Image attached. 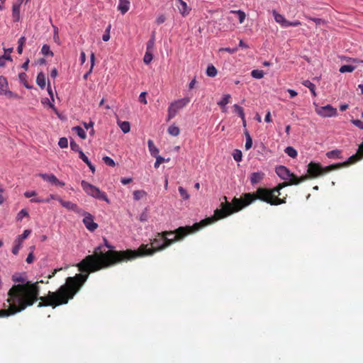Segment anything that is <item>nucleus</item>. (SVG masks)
Instances as JSON below:
<instances>
[{"label": "nucleus", "mask_w": 363, "mask_h": 363, "mask_svg": "<svg viewBox=\"0 0 363 363\" xmlns=\"http://www.w3.org/2000/svg\"><path fill=\"white\" fill-rule=\"evenodd\" d=\"M13 284L8 291V308L0 310V318L13 315L32 306L38 300V307H55L66 304L72 298L66 283L62 285L56 291H49L47 296H40V288L39 283L43 281L32 282L27 281L24 277L19 274H14L11 277Z\"/></svg>", "instance_id": "1"}, {"label": "nucleus", "mask_w": 363, "mask_h": 363, "mask_svg": "<svg viewBox=\"0 0 363 363\" xmlns=\"http://www.w3.org/2000/svg\"><path fill=\"white\" fill-rule=\"evenodd\" d=\"M101 247L95 248L93 255H87L77 264L80 273L66 279L72 298L80 291L86 281L90 273L106 269L117 264L133 260L134 252L132 250L101 251Z\"/></svg>", "instance_id": "2"}, {"label": "nucleus", "mask_w": 363, "mask_h": 363, "mask_svg": "<svg viewBox=\"0 0 363 363\" xmlns=\"http://www.w3.org/2000/svg\"><path fill=\"white\" fill-rule=\"evenodd\" d=\"M275 172L281 179L289 180V182L280 183L273 189L259 187L257 189L255 193H245L240 198L235 197L231 203L228 201L226 196H223V203H228L229 205V206L226 207L228 212L232 211V214L238 212L257 199L269 203L272 206H278L285 203L286 197L279 198L281 195L280 191L286 186L297 185L308 179L307 174L297 177L294 174L291 173L288 168L282 165L276 167Z\"/></svg>", "instance_id": "3"}, {"label": "nucleus", "mask_w": 363, "mask_h": 363, "mask_svg": "<svg viewBox=\"0 0 363 363\" xmlns=\"http://www.w3.org/2000/svg\"><path fill=\"white\" fill-rule=\"evenodd\" d=\"M228 206H229L228 203H223V202H221L220 208L216 209L213 216L206 218L199 223H196L192 226L187 225L184 227H179L174 231L166 230L162 233H158V235H162V238H164L163 245L159 249H165L174 244L175 242L183 240L188 235L199 230L203 227L211 225L220 219H223L232 215V211L228 212L226 208Z\"/></svg>", "instance_id": "4"}, {"label": "nucleus", "mask_w": 363, "mask_h": 363, "mask_svg": "<svg viewBox=\"0 0 363 363\" xmlns=\"http://www.w3.org/2000/svg\"><path fill=\"white\" fill-rule=\"evenodd\" d=\"M357 162V156H351L350 157L347 161L333 164L325 167H323L320 164L311 162L308 166V179L309 178H315L318 176L323 175L324 174L328 173L330 171L335 170L342 167H347L350 164Z\"/></svg>", "instance_id": "5"}, {"label": "nucleus", "mask_w": 363, "mask_h": 363, "mask_svg": "<svg viewBox=\"0 0 363 363\" xmlns=\"http://www.w3.org/2000/svg\"><path fill=\"white\" fill-rule=\"evenodd\" d=\"M164 243V238L162 235H157L156 237L151 240V247H148V245L142 244L137 250H133L134 252L133 259H135L139 257L152 255L156 252L162 250L163 249H159L162 247Z\"/></svg>", "instance_id": "6"}, {"label": "nucleus", "mask_w": 363, "mask_h": 363, "mask_svg": "<svg viewBox=\"0 0 363 363\" xmlns=\"http://www.w3.org/2000/svg\"><path fill=\"white\" fill-rule=\"evenodd\" d=\"M81 186L83 190L90 196H92L96 199L102 200L109 203L110 201L104 191H101L98 187L88 183L87 182L82 180Z\"/></svg>", "instance_id": "7"}, {"label": "nucleus", "mask_w": 363, "mask_h": 363, "mask_svg": "<svg viewBox=\"0 0 363 363\" xmlns=\"http://www.w3.org/2000/svg\"><path fill=\"white\" fill-rule=\"evenodd\" d=\"M189 102L190 99L189 97H185L171 103L168 108L167 120L169 121L174 118L177 112L185 107Z\"/></svg>", "instance_id": "8"}, {"label": "nucleus", "mask_w": 363, "mask_h": 363, "mask_svg": "<svg viewBox=\"0 0 363 363\" xmlns=\"http://www.w3.org/2000/svg\"><path fill=\"white\" fill-rule=\"evenodd\" d=\"M318 115L321 117H333L337 115V109L331 105H326L325 106H320L315 108Z\"/></svg>", "instance_id": "9"}, {"label": "nucleus", "mask_w": 363, "mask_h": 363, "mask_svg": "<svg viewBox=\"0 0 363 363\" xmlns=\"http://www.w3.org/2000/svg\"><path fill=\"white\" fill-rule=\"evenodd\" d=\"M80 214L84 216L83 223L89 231L93 232L98 228V224L94 221V216L91 213L82 210Z\"/></svg>", "instance_id": "10"}, {"label": "nucleus", "mask_w": 363, "mask_h": 363, "mask_svg": "<svg viewBox=\"0 0 363 363\" xmlns=\"http://www.w3.org/2000/svg\"><path fill=\"white\" fill-rule=\"evenodd\" d=\"M352 123L359 128L363 130V121L355 119L352 120ZM352 156H357V162L362 160L363 158V143L359 145L357 152L355 155H353Z\"/></svg>", "instance_id": "11"}, {"label": "nucleus", "mask_w": 363, "mask_h": 363, "mask_svg": "<svg viewBox=\"0 0 363 363\" xmlns=\"http://www.w3.org/2000/svg\"><path fill=\"white\" fill-rule=\"evenodd\" d=\"M39 177H40L44 180L58 186H64L65 184L63 182L60 181L54 174H40Z\"/></svg>", "instance_id": "12"}, {"label": "nucleus", "mask_w": 363, "mask_h": 363, "mask_svg": "<svg viewBox=\"0 0 363 363\" xmlns=\"http://www.w3.org/2000/svg\"><path fill=\"white\" fill-rule=\"evenodd\" d=\"M60 203L64 208H65L68 210H71L79 214V213H81V212H82V208H80L77 204L73 203L70 201H65L61 199Z\"/></svg>", "instance_id": "13"}, {"label": "nucleus", "mask_w": 363, "mask_h": 363, "mask_svg": "<svg viewBox=\"0 0 363 363\" xmlns=\"http://www.w3.org/2000/svg\"><path fill=\"white\" fill-rule=\"evenodd\" d=\"M179 5L177 6L179 13L182 15V16H186L189 15L191 9L187 6L186 3L183 0H178Z\"/></svg>", "instance_id": "14"}, {"label": "nucleus", "mask_w": 363, "mask_h": 363, "mask_svg": "<svg viewBox=\"0 0 363 363\" xmlns=\"http://www.w3.org/2000/svg\"><path fill=\"white\" fill-rule=\"evenodd\" d=\"M21 2L15 3L12 6V16L14 22L20 20Z\"/></svg>", "instance_id": "15"}, {"label": "nucleus", "mask_w": 363, "mask_h": 363, "mask_svg": "<svg viewBox=\"0 0 363 363\" xmlns=\"http://www.w3.org/2000/svg\"><path fill=\"white\" fill-rule=\"evenodd\" d=\"M130 1L128 0H119L118 10L123 15L127 13L130 9Z\"/></svg>", "instance_id": "16"}, {"label": "nucleus", "mask_w": 363, "mask_h": 363, "mask_svg": "<svg viewBox=\"0 0 363 363\" xmlns=\"http://www.w3.org/2000/svg\"><path fill=\"white\" fill-rule=\"evenodd\" d=\"M264 177V174L262 172H253L250 175V182L252 184H256L260 182Z\"/></svg>", "instance_id": "17"}, {"label": "nucleus", "mask_w": 363, "mask_h": 363, "mask_svg": "<svg viewBox=\"0 0 363 363\" xmlns=\"http://www.w3.org/2000/svg\"><path fill=\"white\" fill-rule=\"evenodd\" d=\"M273 15L277 23H279L282 27H287L288 21L285 17L278 13L277 11H273Z\"/></svg>", "instance_id": "18"}, {"label": "nucleus", "mask_w": 363, "mask_h": 363, "mask_svg": "<svg viewBox=\"0 0 363 363\" xmlns=\"http://www.w3.org/2000/svg\"><path fill=\"white\" fill-rule=\"evenodd\" d=\"M233 108H234V113L238 114V116L241 118V119L243 122V125L245 126L246 121H245V113H244L243 108L238 104H235L233 106Z\"/></svg>", "instance_id": "19"}, {"label": "nucleus", "mask_w": 363, "mask_h": 363, "mask_svg": "<svg viewBox=\"0 0 363 363\" xmlns=\"http://www.w3.org/2000/svg\"><path fill=\"white\" fill-rule=\"evenodd\" d=\"M36 83L43 89L45 87L46 79L45 76L43 72H40L38 74Z\"/></svg>", "instance_id": "20"}, {"label": "nucleus", "mask_w": 363, "mask_h": 363, "mask_svg": "<svg viewBox=\"0 0 363 363\" xmlns=\"http://www.w3.org/2000/svg\"><path fill=\"white\" fill-rule=\"evenodd\" d=\"M147 145H148L149 151L152 157L158 155L159 150L155 145V144L152 140H149L147 141Z\"/></svg>", "instance_id": "21"}, {"label": "nucleus", "mask_w": 363, "mask_h": 363, "mask_svg": "<svg viewBox=\"0 0 363 363\" xmlns=\"http://www.w3.org/2000/svg\"><path fill=\"white\" fill-rule=\"evenodd\" d=\"M341 154H342L341 150H334L328 152L326 153V156L329 159H340V158H342Z\"/></svg>", "instance_id": "22"}, {"label": "nucleus", "mask_w": 363, "mask_h": 363, "mask_svg": "<svg viewBox=\"0 0 363 363\" xmlns=\"http://www.w3.org/2000/svg\"><path fill=\"white\" fill-rule=\"evenodd\" d=\"M302 84L308 88L309 90L311 91L312 95L313 96H316V92H315V86L313 83H312L311 81L309 80H304L303 82H302Z\"/></svg>", "instance_id": "23"}, {"label": "nucleus", "mask_w": 363, "mask_h": 363, "mask_svg": "<svg viewBox=\"0 0 363 363\" xmlns=\"http://www.w3.org/2000/svg\"><path fill=\"white\" fill-rule=\"evenodd\" d=\"M118 125H119V127L121 128V130L124 133H128L130 131V123L128 122V121H118Z\"/></svg>", "instance_id": "24"}, {"label": "nucleus", "mask_w": 363, "mask_h": 363, "mask_svg": "<svg viewBox=\"0 0 363 363\" xmlns=\"http://www.w3.org/2000/svg\"><path fill=\"white\" fill-rule=\"evenodd\" d=\"M217 74H218V71H217L216 68L213 65H210L207 67L206 74L208 77H214L217 75Z\"/></svg>", "instance_id": "25"}, {"label": "nucleus", "mask_w": 363, "mask_h": 363, "mask_svg": "<svg viewBox=\"0 0 363 363\" xmlns=\"http://www.w3.org/2000/svg\"><path fill=\"white\" fill-rule=\"evenodd\" d=\"M8 86L7 80L4 77H0V95L5 93V91Z\"/></svg>", "instance_id": "26"}, {"label": "nucleus", "mask_w": 363, "mask_h": 363, "mask_svg": "<svg viewBox=\"0 0 363 363\" xmlns=\"http://www.w3.org/2000/svg\"><path fill=\"white\" fill-rule=\"evenodd\" d=\"M231 13H235L238 16L240 23H242L246 18V14L241 10L230 11Z\"/></svg>", "instance_id": "27"}, {"label": "nucleus", "mask_w": 363, "mask_h": 363, "mask_svg": "<svg viewBox=\"0 0 363 363\" xmlns=\"http://www.w3.org/2000/svg\"><path fill=\"white\" fill-rule=\"evenodd\" d=\"M147 193L143 190H136L133 191V199L138 201L146 196Z\"/></svg>", "instance_id": "28"}, {"label": "nucleus", "mask_w": 363, "mask_h": 363, "mask_svg": "<svg viewBox=\"0 0 363 363\" xmlns=\"http://www.w3.org/2000/svg\"><path fill=\"white\" fill-rule=\"evenodd\" d=\"M20 81L23 84L24 86L27 89H30L32 86H30L27 81V75L24 72H21L18 74Z\"/></svg>", "instance_id": "29"}, {"label": "nucleus", "mask_w": 363, "mask_h": 363, "mask_svg": "<svg viewBox=\"0 0 363 363\" xmlns=\"http://www.w3.org/2000/svg\"><path fill=\"white\" fill-rule=\"evenodd\" d=\"M167 132L169 135L172 136H177L180 133V130L177 126L172 125L169 127Z\"/></svg>", "instance_id": "30"}, {"label": "nucleus", "mask_w": 363, "mask_h": 363, "mask_svg": "<svg viewBox=\"0 0 363 363\" xmlns=\"http://www.w3.org/2000/svg\"><path fill=\"white\" fill-rule=\"evenodd\" d=\"M41 52L45 56L52 57L54 55V53L50 50V46L47 44L43 45Z\"/></svg>", "instance_id": "31"}, {"label": "nucleus", "mask_w": 363, "mask_h": 363, "mask_svg": "<svg viewBox=\"0 0 363 363\" xmlns=\"http://www.w3.org/2000/svg\"><path fill=\"white\" fill-rule=\"evenodd\" d=\"M72 130H74L79 137H80L82 139H85L86 138L85 130L80 126H75L72 128Z\"/></svg>", "instance_id": "32"}, {"label": "nucleus", "mask_w": 363, "mask_h": 363, "mask_svg": "<svg viewBox=\"0 0 363 363\" xmlns=\"http://www.w3.org/2000/svg\"><path fill=\"white\" fill-rule=\"evenodd\" d=\"M230 94H225L222 100L218 102V105L224 108L230 102Z\"/></svg>", "instance_id": "33"}, {"label": "nucleus", "mask_w": 363, "mask_h": 363, "mask_svg": "<svg viewBox=\"0 0 363 363\" xmlns=\"http://www.w3.org/2000/svg\"><path fill=\"white\" fill-rule=\"evenodd\" d=\"M285 152L291 158H296L297 157V151L293 147H287L285 149Z\"/></svg>", "instance_id": "34"}, {"label": "nucleus", "mask_w": 363, "mask_h": 363, "mask_svg": "<svg viewBox=\"0 0 363 363\" xmlns=\"http://www.w3.org/2000/svg\"><path fill=\"white\" fill-rule=\"evenodd\" d=\"M90 61H91V67H90L89 72L84 75V79H86L88 76L91 73L93 67L94 66L95 55H94V52H91V54Z\"/></svg>", "instance_id": "35"}, {"label": "nucleus", "mask_w": 363, "mask_h": 363, "mask_svg": "<svg viewBox=\"0 0 363 363\" xmlns=\"http://www.w3.org/2000/svg\"><path fill=\"white\" fill-rule=\"evenodd\" d=\"M354 69H355V67L354 66L350 65H342L340 68V72L341 73L352 72Z\"/></svg>", "instance_id": "36"}, {"label": "nucleus", "mask_w": 363, "mask_h": 363, "mask_svg": "<svg viewBox=\"0 0 363 363\" xmlns=\"http://www.w3.org/2000/svg\"><path fill=\"white\" fill-rule=\"evenodd\" d=\"M264 75V73L262 70L259 69H253L251 72V76L255 79H262Z\"/></svg>", "instance_id": "37"}, {"label": "nucleus", "mask_w": 363, "mask_h": 363, "mask_svg": "<svg viewBox=\"0 0 363 363\" xmlns=\"http://www.w3.org/2000/svg\"><path fill=\"white\" fill-rule=\"evenodd\" d=\"M179 193L183 199L187 200L189 199V194L187 191L182 186H179L178 189Z\"/></svg>", "instance_id": "38"}, {"label": "nucleus", "mask_w": 363, "mask_h": 363, "mask_svg": "<svg viewBox=\"0 0 363 363\" xmlns=\"http://www.w3.org/2000/svg\"><path fill=\"white\" fill-rule=\"evenodd\" d=\"M152 58H153V56H152V52L150 51H146L145 56L143 57V61L145 64L148 65L149 63L151 62V61L152 60Z\"/></svg>", "instance_id": "39"}, {"label": "nucleus", "mask_w": 363, "mask_h": 363, "mask_svg": "<svg viewBox=\"0 0 363 363\" xmlns=\"http://www.w3.org/2000/svg\"><path fill=\"white\" fill-rule=\"evenodd\" d=\"M233 156L234 160L237 162H240L242 160V154L240 150H235Z\"/></svg>", "instance_id": "40"}, {"label": "nucleus", "mask_w": 363, "mask_h": 363, "mask_svg": "<svg viewBox=\"0 0 363 363\" xmlns=\"http://www.w3.org/2000/svg\"><path fill=\"white\" fill-rule=\"evenodd\" d=\"M155 46V35H152V38L147 43V51L151 52Z\"/></svg>", "instance_id": "41"}, {"label": "nucleus", "mask_w": 363, "mask_h": 363, "mask_svg": "<svg viewBox=\"0 0 363 363\" xmlns=\"http://www.w3.org/2000/svg\"><path fill=\"white\" fill-rule=\"evenodd\" d=\"M5 60H10L11 61V57L10 55H4L2 56H0V67H4L5 66Z\"/></svg>", "instance_id": "42"}, {"label": "nucleus", "mask_w": 363, "mask_h": 363, "mask_svg": "<svg viewBox=\"0 0 363 363\" xmlns=\"http://www.w3.org/2000/svg\"><path fill=\"white\" fill-rule=\"evenodd\" d=\"M103 161L104 163L110 167H115L116 164L113 159L108 156H105L103 157Z\"/></svg>", "instance_id": "43"}, {"label": "nucleus", "mask_w": 363, "mask_h": 363, "mask_svg": "<svg viewBox=\"0 0 363 363\" xmlns=\"http://www.w3.org/2000/svg\"><path fill=\"white\" fill-rule=\"evenodd\" d=\"M154 157L156 158V161L154 164L155 168H158L160 167V165L165 161L164 158L159 155L157 156H155Z\"/></svg>", "instance_id": "44"}, {"label": "nucleus", "mask_w": 363, "mask_h": 363, "mask_svg": "<svg viewBox=\"0 0 363 363\" xmlns=\"http://www.w3.org/2000/svg\"><path fill=\"white\" fill-rule=\"evenodd\" d=\"M58 145L61 148L67 147L68 140L66 138H61L59 140Z\"/></svg>", "instance_id": "45"}, {"label": "nucleus", "mask_w": 363, "mask_h": 363, "mask_svg": "<svg viewBox=\"0 0 363 363\" xmlns=\"http://www.w3.org/2000/svg\"><path fill=\"white\" fill-rule=\"evenodd\" d=\"M70 147L73 151L78 152L82 151L79 147V145L75 143L74 140H71L70 142Z\"/></svg>", "instance_id": "46"}, {"label": "nucleus", "mask_w": 363, "mask_h": 363, "mask_svg": "<svg viewBox=\"0 0 363 363\" xmlns=\"http://www.w3.org/2000/svg\"><path fill=\"white\" fill-rule=\"evenodd\" d=\"M33 203H49L50 199L33 198L30 199Z\"/></svg>", "instance_id": "47"}, {"label": "nucleus", "mask_w": 363, "mask_h": 363, "mask_svg": "<svg viewBox=\"0 0 363 363\" xmlns=\"http://www.w3.org/2000/svg\"><path fill=\"white\" fill-rule=\"evenodd\" d=\"M220 52H222V51H225V52H228L230 54H233L235 52H236L238 51V48H220L219 50Z\"/></svg>", "instance_id": "48"}, {"label": "nucleus", "mask_w": 363, "mask_h": 363, "mask_svg": "<svg viewBox=\"0 0 363 363\" xmlns=\"http://www.w3.org/2000/svg\"><path fill=\"white\" fill-rule=\"evenodd\" d=\"M166 21V17L164 14H161L157 18H156V23L158 25H160L162 23H163L164 21Z\"/></svg>", "instance_id": "49"}, {"label": "nucleus", "mask_w": 363, "mask_h": 363, "mask_svg": "<svg viewBox=\"0 0 363 363\" xmlns=\"http://www.w3.org/2000/svg\"><path fill=\"white\" fill-rule=\"evenodd\" d=\"M79 158L84 162H85L86 164H89L88 162H89V158L84 155V153L83 152V151H79Z\"/></svg>", "instance_id": "50"}, {"label": "nucleus", "mask_w": 363, "mask_h": 363, "mask_svg": "<svg viewBox=\"0 0 363 363\" xmlns=\"http://www.w3.org/2000/svg\"><path fill=\"white\" fill-rule=\"evenodd\" d=\"M14 246L12 249V253L13 255H17L21 247V245L20 244H18V243H14Z\"/></svg>", "instance_id": "51"}, {"label": "nucleus", "mask_w": 363, "mask_h": 363, "mask_svg": "<svg viewBox=\"0 0 363 363\" xmlns=\"http://www.w3.org/2000/svg\"><path fill=\"white\" fill-rule=\"evenodd\" d=\"M145 96L146 92H142L139 96V101L144 104H147V100Z\"/></svg>", "instance_id": "52"}, {"label": "nucleus", "mask_w": 363, "mask_h": 363, "mask_svg": "<svg viewBox=\"0 0 363 363\" xmlns=\"http://www.w3.org/2000/svg\"><path fill=\"white\" fill-rule=\"evenodd\" d=\"M31 231L30 230H25L23 234L18 235L21 240H25L28 238V236L30 234Z\"/></svg>", "instance_id": "53"}, {"label": "nucleus", "mask_w": 363, "mask_h": 363, "mask_svg": "<svg viewBox=\"0 0 363 363\" xmlns=\"http://www.w3.org/2000/svg\"><path fill=\"white\" fill-rule=\"evenodd\" d=\"M25 216H28V213L26 210L22 209L18 214V219H21Z\"/></svg>", "instance_id": "54"}, {"label": "nucleus", "mask_w": 363, "mask_h": 363, "mask_svg": "<svg viewBox=\"0 0 363 363\" xmlns=\"http://www.w3.org/2000/svg\"><path fill=\"white\" fill-rule=\"evenodd\" d=\"M252 138H247L246 139V143H245V149L246 150L250 149L252 147Z\"/></svg>", "instance_id": "55"}, {"label": "nucleus", "mask_w": 363, "mask_h": 363, "mask_svg": "<svg viewBox=\"0 0 363 363\" xmlns=\"http://www.w3.org/2000/svg\"><path fill=\"white\" fill-rule=\"evenodd\" d=\"M36 195V192L35 191H27L24 193V196L26 198H30L35 196Z\"/></svg>", "instance_id": "56"}, {"label": "nucleus", "mask_w": 363, "mask_h": 363, "mask_svg": "<svg viewBox=\"0 0 363 363\" xmlns=\"http://www.w3.org/2000/svg\"><path fill=\"white\" fill-rule=\"evenodd\" d=\"M301 23L299 21H288L287 27L289 26H300Z\"/></svg>", "instance_id": "57"}, {"label": "nucleus", "mask_w": 363, "mask_h": 363, "mask_svg": "<svg viewBox=\"0 0 363 363\" xmlns=\"http://www.w3.org/2000/svg\"><path fill=\"white\" fill-rule=\"evenodd\" d=\"M48 92L51 98V100L52 101H54V94H53V92H52V90L51 89V86H50V82H48Z\"/></svg>", "instance_id": "58"}, {"label": "nucleus", "mask_w": 363, "mask_h": 363, "mask_svg": "<svg viewBox=\"0 0 363 363\" xmlns=\"http://www.w3.org/2000/svg\"><path fill=\"white\" fill-rule=\"evenodd\" d=\"M33 259H34V256H33V252H30L26 258V262L28 263V264H30L33 262Z\"/></svg>", "instance_id": "59"}, {"label": "nucleus", "mask_w": 363, "mask_h": 363, "mask_svg": "<svg viewBox=\"0 0 363 363\" xmlns=\"http://www.w3.org/2000/svg\"><path fill=\"white\" fill-rule=\"evenodd\" d=\"M132 178H122L121 182L123 184L126 185L132 182Z\"/></svg>", "instance_id": "60"}, {"label": "nucleus", "mask_w": 363, "mask_h": 363, "mask_svg": "<svg viewBox=\"0 0 363 363\" xmlns=\"http://www.w3.org/2000/svg\"><path fill=\"white\" fill-rule=\"evenodd\" d=\"M48 199H50V201L51 199L57 200V201H58L59 202H60V200H61V197H60V196H59L58 195H56V194H50Z\"/></svg>", "instance_id": "61"}, {"label": "nucleus", "mask_w": 363, "mask_h": 363, "mask_svg": "<svg viewBox=\"0 0 363 363\" xmlns=\"http://www.w3.org/2000/svg\"><path fill=\"white\" fill-rule=\"evenodd\" d=\"M26 40V39L24 36L21 37L18 40V45L23 46Z\"/></svg>", "instance_id": "62"}, {"label": "nucleus", "mask_w": 363, "mask_h": 363, "mask_svg": "<svg viewBox=\"0 0 363 363\" xmlns=\"http://www.w3.org/2000/svg\"><path fill=\"white\" fill-rule=\"evenodd\" d=\"M196 84V77H194L189 84V89H192L194 88L195 84Z\"/></svg>", "instance_id": "63"}, {"label": "nucleus", "mask_w": 363, "mask_h": 363, "mask_svg": "<svg viewBox=\"0 0 363 363\" xmlns=\"http://www.w3.org/2000/svg\"><path fill=\"white\" fill-rule=\"evenodd\" d=\"M264 121L267 122V123H270L272 122V118H271V113L270 111H268L265 116V118H264Z\"/></svg>", "instance_id": "64"}]
</instances>
